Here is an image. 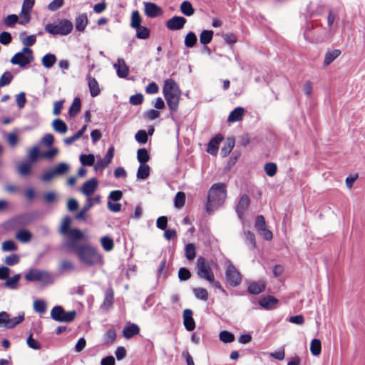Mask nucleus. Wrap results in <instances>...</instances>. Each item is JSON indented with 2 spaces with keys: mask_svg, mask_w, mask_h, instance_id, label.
I'll return each mask as SVG.
<instances>
[{
  "mask_svg": "<svg viewBox=\"0 0 365 365\" xmlns=\"http://www.w3.org/2000/svg\"><path fill=\"white\" fill-rule=\"evenodd\" d=\"M186 22L187 20L185 18L180 16H174L166 21L165 25L170 31H178L182 29Z\"/></svg>",
  "mask_w": 365,
  "mask_h": 365,
  "instance_id": "obj_9",
  "label": "nucleus"
},
{
  "mask_svg": "<svg viewBox=\"0 0 365 365\" xmlns=\"http://www.w3.org/2000/svg\"><path fill=\"white\" fill-rule=\"evenodd\" d=\"M193 313L191 309H187L183 311V324L188 331H193L195 328V322L192 317Z\"/></svg>",
  "mask_w": 365,
  "mask_h": 365,
  "instance_id": "obj_17",
  "label": "nucleus"
},
{
  "mask_svg": "<svg viewBox=\"0 0 365 365\" xmlns=\"http://www.w3.org/2000/svg\"><path fill=\"white\" fill-rule=\"evenodd\" d=\"M33 56H26L24 53H16L11 59V63L14 65H19L21 67H24L31 61H33Z\"/></svg>",
  "mask_w": 365,
  "mask_h": 365,
  "instance_id": "obj_13",
  "label": "nucleus"
},
{
  "mask_svg": "<svg viewBox=\"0 0 365 365\" xmlns=\"http://www.w3.org/2000/svg\"><path fill=\"white\" fill-rule=\"evenodd\" d=\"M88 23V20L86 14L83 13L80 14L75 20L76 29L79 32H83Z\"/></svg>",
  "mask_w": 365,
  "mask_h": 365,
  "instance_id": "obj_25",
  "label": "nucleus"
},
{
  "mask_svg": "<svg viewBox=\"0 0 365 365\" xmlns=\"http://www.w3.org/2000/svg\"><path fill=\"white\" fill-rule=\"evenodd\" d=\"M52 127L56 132L64 134L67 132V125L61 119L56 118L52 123Z\"/></svg>",
  "mask_w": 365,
  "mask_h": 365,
  "instance_id": "obj_32",
  "label": "nucleus"
},
{
  "mask_svg": "<svg viewBox=\"0 0 365 365\" xmlns=\"http://www.w3.org/2000/svg\"><path fill=\"white\" fill-rule=\"evenodd\" d=\"M140 332L139 327L135 324H128L123 329V334L125 339H130L138 334Z\"/></svg>",
  "mask_w": 365,
  "mask_h": 365,
  "instance_id": "obj_22",
  "label": "nucleus"
},
{
  "mask_svg": "<svg viewBox=\"0 0 365 365\" xmlns=\"http://www.w3.org/2000/svg\"><path fill=\"white\" fill-rule=\"evenodd\" d=\"M137 159L140 164H145L150 159V155L146 148H140L137 152Z\"/></svg>",
  "mask_w": 365,
  "mask_h": 365,
  "instance_id": "obj_38",
  "label": "nucleus"
},
{
  "mask_svg": "<svg viewBox=\"0 0 365 365\" xmlns=\"http://www.w3.org/2000/svg\"><path fill=\"white\" fill-rule=\"evenodd\" d=\"M265 285L263 282H252L248 285V292L252 294H259L264 289Z\"/></svg>",
  "mask_w": 365,
  "mask_h": 365,
  "instance_id": "obj_27",
  "label": "nucleus"
},
{
  "mask_svg": "<svg viewBox=\"0 0 365 365\" xmlns=\"http://www.w3.org/2000/svg\"><path fill=\"white\" fill-rule=\"evenodd\" d=\"M25 279L28 282H39L43 284L52 283L53 279L51 275L45 270L38 269H31L26 274Z\"/></svg>",
  "mask_w": 365,
  "mask_h": 365,
  "instance_id": "obj_5",
  "label": "nucleus"
},
{
  "mask_svg": "<svg viewBox=\"0 0 365 365\" xmlns=\"http://www.w3.org/2000/svg\"><path fill=\"white\" fill-rule=\"evenodd\" d=\"M113 291L112 289H108L105 292V297L101 307L108 310L110 309L113 303Z\"/></svg>",
  "mask_w": 365,
  "mask_h": 365,
  "instance_id": "obj_30",
  "label": "nucleus"
},
{
  "mask_svg": "<svg viewBox=\"0 0 365 365\" xmlns=\"http://www.w3.org/2000/svg\"><path fill=\"white\" fill-rule=\"evenodd\" d=\"M150 175V167L146 164H140L137 171V178L145 180Z\"/></svg>",
  "mask_w": 365,
  "mask_h": 365,
  "instance_id": "obj_35",
  "label": "nucleus"
},
{
  "mask_svg": "<svg viewBox=\"0 0 365 365\" xmlns=\"http://www.w3.org/2000/svg\"><path fill=\"white\" fill-rule=\"evenodd\" d=\"M185 257L187 259L192 260L196 256L195 246L192 243L186 245L185 247Z\"/></svg>",
  "mask_w": 365,
  "mask_h": 365,
  "instance_id": "obj_49",
  "label": "nucleus"
},
{
  "mask_svg": "<svg viewBox=\"0 0 365 365\" xmlns=\"http://www.w3.org/2000/svg\"><path fill=\"white\" fill-rule=\"evenodd\" d=\"M12 79L13 76L10 72H4L0 78V88L9 85Z\"/></svg>",
  "mask_w": 365,
  "mask_h": 365,
  "instance_id": "obj_54",
  "label": "nucleus"
},
{
  "mask_svg": "<svg viewBox=\"0 0 365 365\" xmlns=\"http://www.w3.org/2000/svg\"><path fill=\"white\" fill-rule=\"evenodd\" d=\"M245 109L242 107L235 108L228 115V122H237L242 119Z\"/></svg>",
  "mask_w": 365,
  "mask_h": 365,
  "instance_id": "obj_28",
  "label": "nucleus"
},
{
  "mask_svg": "<svg viewBox=\"0 0 365 365\" xmlns=\"http://www.w3.org/2000/svg\"><path fill=\"white\" fill-rule=\"evenodd\" d=\"M38 157H40V153L38 146H34L28 151L29 162L34 163L37 160Z\"/></svg>",
  "mask_w": 365,
  "mask_h": 365,
  "instance_id": "obj_51",
  "label": "nucleus"
},
{
  "mask_svg": "<svg viewBox=\"0 0 365 365\" xmlns=\"http://www.w3.org/2000/svg\"><path fill=\"white\" fill-rule=\"evenodd\" d=\"M21 278L20 274H16L14 275L12 277H9L6 279V282L4 283V286L9 289H14L18 287V283Z\"/></svg>",
  "mask_w": 365,
  "mask_h": 365,
  "instance_id": "obj_34",
  "label": "nucleus"
},
{
  "mask_svg": "<svg viewBox=\"0 0 365 365\" xmlns=\"http://www.w3.org/2000/svg\"><path fill=\"white\" fill-rule=\"evenodd\" d=\"M337 19L336 14L330 11L327 16V24L329 27L328 32L331 34L332 32V26Z\"/></svg>",
  "mask_w": 365,
  "mask_h": 365,
  "instance_id": "obj_61",
  "label": "nucleus"
},
{
  "mask_svg": "<svg viewBox=\"0 0 365 365\" xmlns=\"http://www.w3.org/2000/svg\"><path fill=\"white\" fill-rule=\"evenodd\" d=\"M98 187V180L96 178H91L86 181L81 188V192L86 196L89 197L93 195Z\"/></svg>",
  "mask_w": 365,
  "mask_h": 365,
  "instance_id": "obj_15",
  "label": "nucleus"
},
{
  "mask_svg": "<svg viewBox=\"0 0 365 365\" xmlns=\"http://www.w3.org/2000/svg\"><path fill=\"white\" fill-rule=\"evenodd\" d=\"M277 303L278 300L272 296L263 297L259 301V304L265 309H274Z\"/></svg>",
  "mask_w": 365,
  "mask_h": 365,
  "instance_id": "obj_23",
  "label": "nucleus"
},
{
  "mask_svg": "<svg viewBox=\"0 0 365 365\" xmlns=\"http://www.w3.org/2000/svg\"><path fill=\"white\" fill-rule=\"evenodd\" d=\"M116 339V332L111 328L106 331L103 335V342L107 344H113Z\"/></svg>",
  "mask_w": 365,
  "mask_h": 365,
  "instance_id": "obj_39",
  "label": "nucleus"
},
{
  "mask_svg": "<svg viewBox=\"0 0 365 365\" xmlns=\"http://www.w3.org/2000/svg\"><path fill=\"white\" fill-rule=\"evenodd\" d=\"M180 96L181 93L173 94L167 96V97H164L167 105L171 111L176 112L178 110Z\"/></svg>",
  "mask_w": 365,
  "mask_h": 365,
  "instance_id": "obj_21",
  "label": "nucleus"
},
{
  "mask_svg": "<svg viewBox=\"0 0 365 365\" xmlns=\"http://www.w3.org/2000/svg\"><path fill=\"white\" fill-rule=\"evenodd\" d=\"M235 146V140L233 139H227L223 147L221 148L220 154L222 157L227 156Z\"/></svg>",
  "mask_w": 365,
  "mask_h": 365,
  "instance_id": "obj_37",
  "label": "nucleus"
},
{
  "mask_svg": "<svg viewBox=\"0 0 365 365\" xmlns=\"http://www.w3.org/2000/svg\"><path fill=\"white\" fill-rule=\"evenodd\" d=\"M196 269L197 277L207 280L210 283L214 281V273L210 262L203 257H199L197 259Z\"/></svg>",
  "mask_w": 365,
  "mask_h": 365,
  "instance_id": "obj_4",
  "label": "nucleus"
},
{
  "mask_svg": "<svg viewBox=\"0 0 365 365\" xmlns=\"http://www.w3.org/2000/svg\"><path fill=\"white\" fill-rule=\"evenodd\" d=\"M135 140L142 144H145L148 141V134L144 130H138L135 135Z\"/></svg>",
  "mask_w": 365,
  "mask_h": 365,
  "instance_id": "obj_56",
  "label": "nucleus"
},
{
  "mask_svg": "<svg viewBox=\"0 0 365 365\" xmlns=\"http://www.w3.org/2000/svg\"><path fill=\"white\" fill-rule=\"evenodd\" d=\"M185 202V195L182 192H178L175 197V206L178 208L182 207Z\"/></svg>",
  "mask_w": 365,
  "mask_h": 365,
  "instance_id": "obj_53",
  "label": "nucleus"
},
{
  "mask_svg": "<svg viewBox=\"0 0 365 365\" xmlns=\"http://www.w3.org/2000/svg\"><path fill=\"white\" fill-rule=\"evenodd\" d=\"M197 43V36L194 32L190 31L185 38V45L187 48H192Z\"/></svg>",
  "mask_w": 365,
  "mask_h": 365,
  "instance_id": "obj_48",
  "label": "nucleus"
},
{
  "mask_svg": "<svg viewBox=\"0 0 365 365\" xmlns=\"http://www.w3.org/2000/svg\"><path fill=\"white\" fill-rule=\"evenodd\" d=\"M17 248L16 245L12 240L4 241L2 244V250L5 252L16 251Z\"/></svg>",
  "mask_w": 365,
  "mask_h": 365,
  "instance_id": "obj_59",
  "label": "nucleus"
},
{
  "mask_svg": "<svg viewBox=\"0 0 365 365\" xmlns=\"http://www.w3.org/2000/svg\"><path fill=\"white\" fill-rule=\"evenodd\" d=\"M68 170V165L66 163H60L50 170L45 172L41 177L44 182H49L55 177L61 175Z\"/></svg>",
  "mask_w": 365,
  "mask_h": 365,
  "instance_id": "obj_7",
  "label": "nucleus"
},
{
  "mask_svg": "<svg viewBox=\"0 0 365 365\" xmlns=\"http://www.w3.org/2000/svg\"><path fill=\"white\" fill-rule=\"evenodd\" d=\"M180 12L186 16H191L195 13L192 4L188 1H184L180 6Z\"/></svg>",
  "mask_w": 365,
  "mask_h": 365,
  "instance_id": "obj_31",
  "label": "nucleus"
},
{
  "mask_svg": "<svg viewBox=\"0 0 365 365\" xmlns=\"http://www.w3.org/2000/svg\"><path fill=\"white\" fill-rule=\"evenodd\" d=\"M80 161L84 166H91L95 163V156L93 154H82L80 156Z\"/></svg>",
  "mask_w": 365,
  "mask_h": 365,
  "instance_id": "obj_46",
  "label": "nucleus"
},
{
  "mask_svg": "<svg viewBox=\"0 0 365 365\" xmlns=\"http://www.w3.org/2000/svg\"><path fill=\"white\" fill-rule=\"evenodd\" d=\"M24 319V313H20L17 317H14L13 318L9 317V321L4 325V328L6 329H12L19 324H20Z\"/></svg>",
  "mask_w": 365,
  "mask_h": 365,
  "instance_id": "obj_33",
  "label": "nucleus"
},
{
  "mask_svg": "<svg viewBox=\"0 0 365 365\" xmlns=\"http://www.w3.org/2000/svg\"><path fill=\"white\" fill-rule=\"evenodd\" d=\"M44 29L46 32L52 35H67L68 34V20L62 19L57 23L48 24Z\"/></svg>",
  "mask_w": 365,
  "mask_h": 365,
  "instance_id": "obj_6",
  "label": "nucleus"
},
{
  "mask_svg": "<svg viewBox=\"0 0 365 365\" xmlns=\"http://www.w3.org/2000/svg\"><path fill=\"white\" fill-rule=\"evenodd\" d=\"M142 18L138 11H133L131 14L130 26L133 29L141 26Z\"/></svg>",
  "mask_w": 365,
  "mask_h": 365,
  "instance_id": "obj_47",
  "label": "nucleus"
},
{
  "mask_svg": "<svg viewBox=\"0 0 365 365\" xmlns=\"http://www.w3.org/2000/svg\"><path fill=\"white\" fill-rule=\"evenodd\" d=\"M330 35L328 31L322 26H314L312 23L307 24L304 31V38L312 43L324 42Z\"/></svg>",
  "mask_w": 365,
  "mask_h": 365,
  "instance_id": "obj_3",
  "label": "nucleus"
},
{
  "mask_svg": "<svg viewBox=\"0 0 365 365\" xmlns=\"http://www.w3.org/2000/svg\"><path fill=\"white\" fill-rule=\"evenodd\" d=\"M51 317L58 322H67L68 312H66L61 306H56L51 311Z\"/></svg>",
  "mask_w": 365,
  "mask_h": 365,
  "instance_id": "obj_12",
  "label": "nucleus"
},
{
  "mask_svg": "<svg viewBox=\"0 0 365 365\" xmlns=\"http://www.w3.org/2000/svg\"><path fill=\"white\" fill-rule=\"evenodd\" d=\"M88 218V214L86 211L82 209L78 212H76L73 217L72 220L78 221V222H85Z\"/></svg>",
  "mask_w": 365,
  "mask_h": 365,
  "instance_id": "obj_58",
  "label": "nucleus"
},
{
  "mask_svg": "<svg viewBox=\"0 0 365 365\" xmlns=\"http://www.w3.org/2000/svg\"><path fill=\"white\" fill-rule=\"evenodd\" d=\"M113 67L119 78H125L128 76L129 67L126 65L124 59L120 58H118L117 61L113 64Z\"/></svg>",
  "mask_w": 365,
  "mask_h": 365,
  "instance_id": "obj_14",
  "label": "nucleus"
},
{
  "mask_svg": "<svg viewBox=\"0 0 365 365\" xmlns=\"http://www.w3.org/2000/svg\"><path fill=\"white\" fill-rule=\"evenodd\" d=\"M223 140V136L221 134H217L213 137L207 145V152L212 155H216L218 152L219 145Z\"/></svg>",
  "mask_w": 365,
  "mask_h": 365,
  "instance_id": "obj_19",
  "label": "nucleus"
},
{
  "mask_svg": "<svg viewBox=\"0 0 365 365\" xmlns=\"http://www.w3.org/2000/svg\"><path fill=\"white\" fill-rule=\"evenodd\" d=\"M34 310L40 314H43L46 310V305L43 300H36L34 303Z\"/></svg>",
  "mask_w": 365,
  "mask_h": 365,
  "instance_id": "obj_57",
  "label": "nucleus"
},
{
  "mask_svg": "<svg viewBox=\"0 0 365 365\" xmlns=\"http://www.w3.org/2000/svg\"><path fill=\"white\" fill-rule=\"evenodd\" d=\"M101 242L103 248L106 252H109L113 250L114 244L113 240L110 237L108 236H103L101 238Z\"/></svg>",
  "mask_w": 365,
  "mask_h": 365,
  "instance_id": "obj_45",
  "label": "nucleus"
},
{
  "mask_svg": "<svg viewBox=\"0 0 365 365\" xmlns=\"http://www.w3.org/2000/svg\"><path fill=\"white\" fill-rule=\"evenodd\" d=\"M56 61L54 54L48 53L42 58V64L45 68H49L53 66Z\"/></svg>",
  "mask_w": 365,
  "mask_h": 365,
  "instance_id": "obj_42",
  "label": "nucleus"
},
{
  "mask_svg": "<svg viewBox=\"0 0 365 365\" xmlns=\"http://www.w3.org/2000/svg\"><path fill=\"white\" fill-rule=\"evenodd\" d=\"M227 197L226 186L223 183H216L212 185L207 196L206 210L208 213L221 206Z\"/></svg>",
  "mask_w": 365,
  "mask_h": 365,
  "instance_id": "obj_2",
  "label": "nucleus"
},
{
  "mask_svg": "<svg viewBox=\"0 0 365 365\" xmlns=\"http://www.w3.org/2000/svg\"><path fill=\"white\" fill-rule=\"evenodd\" d=\"M83 237V232L78 229L70 228V251L79 247L81 245L78 243V241Z\"/></svg>",
  "mask_w": 365,
  "mask_h": 365,
  "instance_id": "obj_18",
  "label": "nucleus"
},
{
  "mask_svg": "<svg viewBox=\"0 0 365 365\" xmlns=\"http://www.w3.org/2000/svg\"><path fill=\"white\" fill-rule=\"evenodd\" d=\"M341 54L339 49H334L328 51L324 56V66H327L332 63L336 58H337Z\"/></svg>",
  "mask_w": 365,
  "mask_h": 365,
  "instance_id": "obj_29",
  "label": "nucleus"
},
{
  "mask_svg": "<svg viewBox=\"0 0 365 365\" xmlns=\"http://www.w3.org/2000/svg\"><path fill=\"white\" fill-rule=\"evenodd\" d=\"M220 340L224 343H231L235 340V336L228 331H222L219 334Z\"/></svg>",
  "mask_w": 365,
  "mask_h": 365,
  "instance_id": "obj_50",
  "label": "nucleus"
},
{
  "mask_svg": "<svg viewBox=\"0 0 365 365\" xmlns=\"http://www.w3.org/2000/svg\"><path fill=\"white\" fill-rule=\"evenodd\" d=\"M136 31L135 36L139 39H147L150 36V30L143 26L135 28Z\"/></svg>",
  "mask_w": 365,
  "mask_h": 365,
  "instance_id": "obj_40",
  "label": "nucleus"
},
{
  "mask_svg": "<svg viewBox=\"0 0 365 365\" xmlns=\"http://www.w3.org/2000/svg\"><path fill=\"white\" fill-rule=\"evenodd\" d=\"M58 153V150L56 148H51L47 151L41 152L40 153V158L51 160L53 159Z\"/></svg>",
  "mask_w": 365,
  "mask_h": 365,
  "instance_id": "obj_55",
  "label": "nucleus"
},
{
  "mask_svg": "<svg viewBox=\"0 0 365 365\" xmlns=\"http://www.w3.org/2000/svg\"><path fill=\"white\" fill-rule=\"evenodd\" d=\"M32 236V233L26 229H20L15 234L16 239L21 243L29 242Z\"/></svg>",
  "mask_w": 365,
  "mask_h": 365,
  "instance_id": "obj_24",
  "label": "nucleus"
},
{
  "mask_svg": "<svg viewBox=\"0 0 365 365\" xmlns=\"http://www.w3.org/2000/svg\"><path fill=\"white\" fill-rule=\"evenodd\" d=\"M81 101L79 98H75L70 106V117L78 114L81 110Z\"/></svg>",
  "mask_w": 365,
  "mask_h": 365,
  "instance_id": "obj_43",
  "label": "nucleus"
},
{
  "mask_svg": "<svg viewBox=\"0 0 365 365\" xmlns=\"http://www.w3.org/2000/svg\"><path fill=\"white\" fill-rule=\"evenodd\" d=\"M225 277L227 282L232 287L239 285L242 280L240 272L231 264L227 267Z\"/></svg>",
  "mask_w": 365,
  "mask_h": 365,
  "instance_id": "obj_8",
  "label": "nucleus"
},
{
  "mask_svg": "<svg viewBox=\"0 0 365 365\" xmlns=\"http://www.w3.org/2000/svg\"><path fill=\"white\" fill-rule=\"evenodd\" d=\"M163 93L164 97H167V96L181 93V91L173 79L168 78L164 81Z\"/></svg>",
  "mask_w": 365,
  "mask_h": 365,
  "instance_id": "obj_10",
  "label": "nucleus"
},
{
  "mask_svg": "<svg viewBox=\"0 0 365 365\" xmlns=\"http://www.w3.org/2000/svg\"><path fill=\"white\" fill-rule=\"evenodd\" d=\"M86 81L88 83V86L89 88V91L91 96L92 97H96L99 95L101 92V89L99 88V84L96 79L94 77H92L90 74L86 76Z\"/></svg>",
  "mask_w": 365,
  "mask_h": 365,
  "instance_id": "obj_20",
  "label": "nucleus"
},
{
  "mask_svg": "<svg viewBox=\"0 0 365 365\" xmlns=\"http://www.w3.org/2000/svg\"><path fill=\"white\" fill-rule=\"evenodd\" d=\"M213 31L212 30H203L200 34V42L203 45L210 43L213 37Z\"/></svg>",
  "mask_w": 365,
  "mask_h": 365,
  "instance_id": "obj_36",
  "label": "nucleus"
},
{
  "mask_svg": "<svg viewBox=\"0 0 365 365\" xmlns=\"http://www.w3.org/2000/svg\"><path fill=\"white\" fill-rule=\"evenodd\" d=\"M321 341L319 339H314L311 341L310 351L314 356H318L321 353Z\"/></svg>",
  "mask_w": 365,
  "mask_h": 365,
  "instance_id": "obj_44",
  "label": "nucleus"
},
{
  "mask_svg": "<svg viewBox=\"0 0 365 365\" xmlns=\"http://www.w3.org/2000/svg\"><path fill=\"white\" fill-rule=\"evenodd\" d=\"M264 171L269 177H273L277 170V165L274 163H267L264 165Z\"/></svg>",
  "mask_w": 365,
  "mask_h": 365,
  "instance_id": "obj_52",
  "label": "nucleus"
},
{
  "mask_svg": "<svg viewBox=\"0 0 365 365\" xmlns=\"http://www.w3.org/2000/svg\"><path fill=\"white\" fill-rule=\"evenodd\" d=\"M250 200L247 195H243L240 197L239 202L236 206V212L240 219L243 218L245 210L250 205Z\"/></svg>",
  "mask_w": 365,
  "mask_h": 365,
  "instance_id": "obj_16",
  "label": "nucleus"
},
{
  "mask_svg": "<svg viewBox=\"0 0 365 365\" xmlns=\"http://www.w3.org/2000/svg\"><path fill=\"white\" fill-rule=\"evenodd\" d=\"M193 294L195 297L197 299L207 301L208 299V292L206 289L199 287V288H194L192 289Z\"/></svg>",
  "mask_w": 365,
  "mask_h": 365,
  "instance_id": "obj_41",
  "label": "nucleus"
},
{
  "mask_svg": "<svg viewBox=\"0 0 365 365\" xmlns=\"http://www.w3.org/2000/svg\"><path fill=\"white\" fill-rule=\"evenodd\" d=\"M245 237L246 243L249 245L251 248L255 247V237L252 232L250 231L245 232Z\"/></svg>",
  "mask_w": 365,
  "mask_h": 365,
  "instance_id": "obj_60",
  "label": "nucleus"
},
{
  "mask_svg": "<svg viewBox=\"0 0 365 365\" xmlns=\"http://www.w3.org/2000/svg\"><path fill=\"white\" fill-rule=\"evenodd\" d=\"M110 163V162H109L106 158H100V159H98L97 160V162L94 165V168H95L96 170H103L106 167H108Z\"/></svg>",
  "mask_w": 365,
  "mask_h": 365,
  "instance_id": "obj_63",
  "label": "nucleus"
},
{
  "mask_svg": "<svg viewBox=\"0 0 365 365\" xmlns=\"http://www.w3.org/2000/svg\"><path fill=\"white\" fill-rule=\"evenodd\" d=\"M32 166L33 163L29 161H24L17 166L16 171L21 176L25 177L31 173Z\"/></svg>",
  "mask_w": 365,
  "mask_h": 365,
  "instance_id": "obj_26",
  "label": "nucleus"
},
{
  "mask_svg": "<svg viewBox=\"0 0 365 365\" xmlns=\"http://www.w3.org/2000/svg\"><path fill=\"white\" fill-rule=\"evenodd\" d=\"M73 252L79 259V260L87 266H93L103 263L102 255L96 248L89 245H81Z\"/></svg>",
  "mask_w": 365,
  "mask_h": 365,
  "instance_id": "obj_1",
  "label": "nucleus"
},
{
  "mask_svg": "<svg viewBox=\"0 0 365 365\" xmlns=\"http://www.w3.org/2000/svg\"><path fill=\"white\" fill-rule=\"evenodd\" d=\"M178 277L181 281H185L191 277V273L187 268L181 267L178 271Z\"/></svg>",
  "mask_w": 365,
  "mask_h": 365,
  "instance_id": "obj_62",
  "label": "nucleus"
},
{
  "mask_svg": "<svg viewBox=\"0 0 365 365\" xmlns=\"http://www.w3.org/2000/svg\"><path fill=\"white\" fill-rule=\"evenodd\" d=\"M144 12L150 18H155L163 14L162 9L153 2H144Z\"/></svg>",
  "mask_w": 365,
  "mask_h": 365,
  "instance_id": "obj_11",
  "label": "nucleus"
},
{
  "mask_svg": "<svg viewBox=\"0 0 365 365\" xmlns=\"http://www.w3.org/2000/svg\"><path fill=\"white\" fill-rule=\"evenodd\" d=\"M222 38L226 42V43H227L229 45H233L237 41V36L232 33H228V34H223Z\"/></svg>",
  "mask_w": 365,
  "mask_h": 365,
  "instance_id": "obj_64",
  "label": "nucleus"
}]
</instances>
